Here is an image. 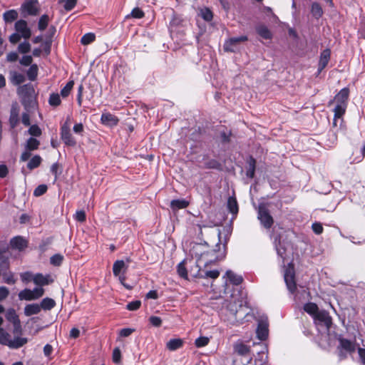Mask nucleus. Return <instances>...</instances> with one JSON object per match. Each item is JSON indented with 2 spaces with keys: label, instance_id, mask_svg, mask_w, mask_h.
Returning <instances> with one entry per match:
<instances>
[{
  "label": "nucleus",
  "instance_id": "49",
  "mask_svg": "<svg viewBox=\"0 0 365 365\" xmlns=\"http://www.w3.org/2000/svg\"><path fill=\"white\" fill-rule=\"evenodd\" d=\"M141 302L140 300L133 301L127 304V309L130 311H135L140 308Z\"/></svg>",
  "mask_w": 365,
  "mask_h": 365
},
{
  "label": "nucleus",
  "instance_id": "6",
  "mask_svg": "<svg viewBox=\"0 0 365 365\" xmlns=\"http://www.w3.org/2000/svg\"><path fill=\"white\" fill-rule=\"evenodd\" d=\"M247 41L246 36L230 38L224 43V50L227 52H235L242 42Z\"/></svg>",
  "mask_w": 365,
  "mask_h": 365
},
{
  "label": "nucleus",
  "instance_id": "50",
  "mask_svg": "<svg viewBox=\"0 0 365 365\" xmlns=\"http://www.w3.org/2000/svg\"><path fill=\"white\" fill-rule=\"evenodd\" d=\"M130 16L133 18L141 19L144 16V12L138 7H136L132 10Z\"/></svg>",
  "mask_w": 365,
  "mask_h": 365
},
{
  "label": "nucleus",
  "instance_id": "33",
  "mask_svg": "<svg viewBox=\"0 0 365 365\" xmlns=\"http://www.w3.org/2000/svg\"><path fill=\"white\" fill-rule=\"evenodd\" d=\"M6 319L12 324H14L20 321L18 315L16 314L14 309H10L6 312Z\"/></svg>",
  "mask_w": 365,
  "mask_h": 365
},
{
  "label": "nucleus",
  "instance_id": "29",
  "mask_svg": "<svg viewBox=\"0 0 365 365\" xmlns=\"http://www.w3.org/2000/svg\"><path fill=\"white\" fill-rule=\"evenodd\" d=\"M40 145L39 141L34 138H30L28 139L26 148L29 150H35L38 148V146Z\"/></svg>",
  "mask_w": 365,
  "mask_h": 365
},
{
  "label": "nucleus",
  "instance_id": "37",
  "mask_svg": "<svg viewBox=\"0 0 365 365\" xmlns=\"http://www.w3.org/2000/svg\"><path fill=\"white\" fill-rule=\"evenodd\" d=\"M38 74V66L36 64L31 65L27 71V76L29 80L34 81Z\"/></svg>",
  "mask_w": 365,
  "mask_h": 365
},
{
  "label": "nucleus",
  "instance_id": "10",
  "mask_svg": "<svg viewBox=\"0 0 365 365\" xmlns=\"http://www.w3.org/2000/svg\"><path fill=\"white\" fill-rule=\"evenodd\" d=\"M314 318L322 322L327 327V329H329L332 324L331 317L329 316V313L325 310L319 311Z\"/></svg>",
  "mask_w": 365,
  "mask_h": 365
},
{
  "label": "nucleus",
  "instance_id": "60",
  "mask_svg": "<svg viewBox=\"0 0 365 365\" xmlns=\"http://www.w3.org/2000/svg\"><path fill=\"white\" fill-rule=\"evenodd\" d=\"M9 292L5 287H0V301L8 297Z\"/></svg>",
  "mask_w": 365,
  "mask_h": 365
},
{
  "label": "nucleus",
  "instance_id": "24",
  "mask_svg": "<svg viewBox=\"0 0 365 365\" xmlns=\"http://www.w3.org/2000/svg\"><path fill=\"white\" fill-rule=\"evenodd\" d=\"M257 34L264 39H270L272 38V34L268 28L264 25H261L257 27Z\"/></svg>",
  "mask_w": 365,
  "mask_h": 365
},
{
  "label": "nucleus",
  "instance_id": "62",
  "mask_svg": "<svg viewBox=\"0 0 365 365\" xmlns=\"http://www.w3.org/2000/svg\"><path fill=\"white\" fill-rule=\"evenodd\" d=\"M21 37H22V36L18 34H13L10 36L9 41L12 43H16L17 42H19L20 41Z\"/></svg>",
  "mask_w": 365,
  "mask_h": 365
},
{
  "label": "nucleus",
  "instance_id": "59",
  "mask_svg": "<svg viewBox=\"0 0 365 365\" xmlns=\"http://www.w3.org/2000/svg\"><path fill=\"white\" fill-rule=\"evenodd\" d=\"M13 325H14V330H13L14 334L15 335L21 334L22 332L21 322L20 321L17 322L13 324Z\"/></svg>",
  "mask_w": 365,
  "mask_h": 365
},
{
  "label": "nucleus",
  "instance_id": "20",
  "mask_svg": "<svg viewBox=\"0 0 365 365\" xmlns=\"http://www.w3.org/2000/svg\"><path fill=\"white\" fill-rule=\"evenodd\" d=\"M183 344V341L180 339H173L167 342L166 347L170 351H175L180 349Z\"/></svg>",
  "mask_w": 365,
  "mask_h": 365
},
{
  "label": "nucleus",
  "instance_id": "16",
  "mask_svg": "<svg viewBox=\"0 0 365 365\" xmlns=\"http://www.w3.org/2000/svg\"><path fill=\"white\" fill-rule=\"evenodd\" d=\"M101 122L104 125L113 126L117 125L118 119L114 115L110 113H103L101 115Z\"/></svg>",
  "mask_w": 365,
  "mask_h": 365
},
{
  "label": "nucleus",
  "instance_id": "56",
  "mask_svg": "<svg viewBox=\"0 0 365 365\" xmlns=\"http://www.w3.org/2000/svg\"><path fill=\"white\" fill-rule=\"evenodd\" d=\"M75 218L76 220L83 222L86 220V213L83 210H78L76 212Z\"/></svg>",
  "mask_w": 365,
  "mask_h": 365
},
{
  "label": "nucleus",
  "instance_id": "15",
  "mask_svg": "<svg viewBox=\"0 0 365 365\" xmlns=\"http://www.w3.org/2000/svg\"><path fill=\"white\" fill-rule=\"evenodd\" d=\"M257 335L260 340H265L268 336V325L266 322H260L257 329Z\"/></svg>",
  "mask_w": 365,
  "mask_h": 365
},
{
  "label": "nucleus",
  "instance_id": "58",
  "mask_svg": "<svg viewBox=\"0 0 365 365\" xmlns=\"http://www.w3.org/2000/svg\"><path fill=\"white\" fill-rule=\"evenodd\" d=\"M135 330L130 328H125L120 331V336L127 337L130 336Z\"/></svg>",
  "mask_w": 365,
  "mask_h": 365
},
{
  "label": "nucleus",
  "instance_id": "7",
  "mask_svg": "<svg viewBox=\"0 0 365 365\" xmlns=\"http://www.w3.org/2000/svg\"><path fill=\"white\" fill-rule=\"evenodd\" d=\"M284 278L288 289L291 292H294L297 289V285L294 279V270L293 266L289 265L286 269Z\"/></svg>",
  "mask_w": 365,
  "mask_h": 365
},
{
  "label": "nucleus",
  "instance_id": "26",
  "mask_svg": "<svg viewBox=\"0 0 365 365\" xmlns=\"http://www.w3.org/2000/svg\"><path fill=\"white\" fill-rule=\"evenodd\" d=\"M56 306V302L51 298H44L41 303V309L51 310Z\"/></svg>",
  "mask_w": 365,
  "mask_h": 365
},
{
  "label": "nucleus",
  "instance_id": "30",
  "mask_svg": "<svg viewBox=\"0 0 365 365\" xmlns=\"http://www.w3.org/2000/svg\"><path fill=\"white\" fill-rule=\"evenodd\" d=\"M200 272V270H199L197 273V276L200 277L216 279L220 275V272L217 269L205 271L204 275L201 274Z\"/></svg>",
  "mask_w": 365,
  "mask_h": 365
},
{
  "label": "nucleus",
  "instance_id": "19",
  "mask_svg": "<svg viewBox=\"0 0 365 365\" xmlns=\"http://www.w3.org/2000/svg\"><path fill=\"white\" fill-rule=\"evenodd\" d=\"M256 168V160L252 157H250L247 160V168L246 172V175L250 178H253L255 177Z\"/></svg>",
  "mask_w": 365,
  "mask_h": 365
},
{
  "label": "nucleus",
  "instance_id": "54",
  "mask_svg": "<svg viewBox=\"0 0 365 365\" xmlns=\"http://www.w3.org/2000/svg\"><path fill=\"white\" fill-rule=\"evenodd\" d=\"M32 57L31 56H24L20 60V63L23 66H28L32 63Z\"/></svg>",
  "mask_w": 365,
  "mask_h": 365
},
{
  "label": "nucleus",
  "instance_id": "61",
  "mask_svg": "<svg viewBox=\"0 0 365 365\" xmlns=\"http://www.w3.org/2000/svg\"><path fill=\"white\" fill-rule=\"evenodd\" d=\"M21 122L26 126L30 125V116L27 113H24L21 117Z\"/></svg>",
  "mask_w": 365,
  "mask_h": 365
},
{
  "label": "nucleus",
  "instance_id": "18",
  "mask_svg": "<svg viewBox=\"0 0 365 365\" xmlns=\"http://www.w3.org/2000/svg\"><path fill=\"white\" fill-rule=\"evenodd\" d=\"M127 267L123 260H117L114 262L113 266V274L117 277L119 276L121 272H125Z\"/></svg>",
  "mask_w": 365,
  "mask_h": 365
},
{
  "label": "nucleus",
  "instance_id": "52",
  "mask_svg": "<svg viewBox=\"0 0 365 365\" xmlns=\"http://www.w3.org/2000/svg\"><path fill=\"white\" fill-rule=\"evenodd\" d=\"M201 13H202V17L205 21H210L212 19L213 15H212V11L210 9H205L204 10H202Z\"/></svg>",
  "mask_w": 365,
  "mask_h": 365
},
{
  "label": "nucleus",
  "instance_id": "28",
  "mask_svg": "<svg viewBox=\"0 0 365 365\" xmlns=\"http://www.w3.org/2000/svg\"><path fill=\"white\" fill-rule=\"evenodd\" d=\"M235 351L240 356H247L250 349V347L243 344H238L235 346Z\"/></svg>",
  "mask_w": 365,
  "mask_h": 365
},
{
  "label": "nucleus",
  "instance_id": "13",
  "mask_svg": "<svg viewBox=\"0 0 365 365\" xmlns=\"http://www.w3.org/2000/svg\"><path fill=\"white\" fill-rule=\"evenodd\" d=\"M34 282L40 286L47 285L53 282L50 275H43L41 274H36L33 278Z\"/></svg>",
  "mask_w": 365,
  "mask_h": 365
},
{
  "label": "nucleus",
  "instance_id": "8",
  "mask_svg": "<svg viewBox=\"0 0 365 365\" xmlns=\"http://www.w3.org/2000/svg\"><path fill=\"white\" fill-rule=\"evenodd\" d=\"M15 29L17 32L20 33L21 36L25 39H28L31 36V30L27 26V23L24 20H19L15 24Z\"/></svg>",
  "mask_w": 365,
  "mask_h": 365
},
{
  "label": "nucleus",
  "instance_id": "23",
  "mask_svg": "<svg viewBox=\"0 0 365 365\" xmlns=\"http://www.w3.org/2000/svg\"><path fill=\"white\" fill-rule=\"evenodd\" d=\"M188 204V202L185 200H173L170 202V207L173 210H177L187 207Z\"/></svg>",
  "mask_w": 365,
  "mask_h": 365
},
{
  "label": "nucleus",
  "instance_id": "21",
  "mask_svg": "<svg viewBox=\"0 0 365 365\" xmlns=\"http://www.w3.org/2000/svg\"><path fill=\"white\" fill-rule=\"evenodd\" d=\"M340 346L344 350L349 352H354L355 350L354 344L350 340L346 339H339Z\"/></svg>",
  "mask_w": 365,
  "mask_h": 365
},
{
  "label": "nucleus",
  "instance_id": "34",
  "mask_svg": "<svg viewBox=\"0 0 365 365\" xmlns=\"http://www.w3.org/2000/svg\"><path fill=\"white\" fill-rule=\"evenodd\" d=\"M74 85L73 81H69L66 85L61 89V96L63 98H66L70 94Z\"/></svg>",
  "mask_w": 365,
  "mask_h": 365
},
{
  "label": "nucleus",
  "instance_id": "47",
  "mask_svg": "<svg viewBox=\"0 0 365 365\" xmlns=\"http://www.w3.org/2000/svg\"><path fill=\"white\" fill-rule=\"evenodd\" d=\"M29 133L33 136H39L41 135V130L36 125H31L29 129Z\"/></svg>",
  "mask_w": 365,
  "mask_h": 365
},
{
  "label": "nucleus",
  "instance_id": "51",
  "mask_svg": "<svg viewBox=\"0 0 365 365\" xmlns=\"http://www.w3.org/2000/svg\"><path fill=\"white\" fill-rule=\"evenodd\" d=\"M121 353L119 348H115L113 351V361L114 363L118 364L120 361Z\"/></svg>",
  "mask_w": 365,
  "mask_h": 365
},
{
  "label": "nucleus",
  "instance_id": "55",
  "mask_svg": "<svg viewBox=\"0 0 365 365\" xmlns=\"http://www.w3.org/2000/svg\"><path fill=\"white\" fill-rule=\"evenodd\" d=\"M312 227L313 231L317 235H319L323 232V227L319 222L313 223Z\"/></svg>",
  "mask_w": 365,
  "mask_h": 365
},
{
  "label": "nucleus",
  "instance_id": "43",
  "mask_svg": "<svg viewBox=\"0 0 365 365\" xmlns=\"http://www.w3.org/2000/svg\"><path fill=\"white\" fill-rule=\"evenodd\" d=\"M3 279L4 282L9 284H14L16 283V279L14 278V274L11 272L3 274Z\"/></svg>",
  "mask_w": 365,
  "mask_h": 365
},
{
  "label": "nucleus",
  "instance_id": "36",
  "mask_svg": "<svg viewBox=\"0 0 365 365\" xmlns=\"http://www.w3.org/2000/svg\"><path fill=\"white\" fill-rule=\"evenodd\" d=\"M96 36L93 33H88L83 35L81 39L83 45H88L95 41Z\"/></svg>",
  "mask_w": 365,
  "mask_h": 365
},
{
  "label": "nucleus",
  "instance_id": "46",
  "mask_svg": "<svg viewBox=\"0 0 365 365\" xmlns=\"http://www.w3.org/2000/svg\"><path fill=\"white\" fill-rule=\"evenodd\" d=\"M64 2L63 7L66 11L72 10L76 5L77 0H63Z\"/></svg>",
  "mask_w": 365,
  "mask_h": 365
},
{
  "label": "nucleus",
  "instance_id": "53",
  "mask_svg": "<svg viewBox=\"0 0 365 365\" xmlns=\"http://www.w3.org/2000/svg\"><path fill=\"white\" fill-rule=\"evenodd\" d=\"M149 321L153 326L156 327H159L162 324V320L158 317L152 316L150 317Z\"/></svg>",
  "mask_w": 365,
  "mask_h": 365
},
{
  "label": "nucleus",
  "instance_id": "41",
  "mask_svg": "<svg viewBox=\"0 0 365 365\" xmlns=\"http://www.w3.org/2000/svg\"><path fill=\"white\" fill-rule=\"evenodd\" d=\"M48 21H49L48 16L46 14L43 15L40 18L39 21H38V29L41 31L45 30L48 24Z\"/></svg>",
  "mask_w": 365,
  "mask_h": 365
},
{
  "label": "nucleus",
  "instance_id": "45",
  "mask_svg": "<svg viewBox=\"0 0 365 365\" xmlns=\"http://www.w3.org/2000/svg\"><path fill=\"white\" fill-rule=\"evenodd\" d=\"M209 343V339L206 336H200L195 340V344L197 347H202Z\"/></svg>",
  "mask_w": 365,
  "mask_h": 365
},
{
  "label": "nucleus",
  "instance_id": "64",
  "mask_svg": "<svg viewBox=\"0 0 365 365\" xmlns=\"http://www.w3.org/2000/svg\"><path fill=\"white\" fill-rule=\"evenodd\" d=\"M358 352L361 362L365 364V349L359 348Z\"/></svg>",
  "mask_w": 365,
  "mask_h": 365
},
{
  "label": "nucleus",
  "instance_id": "4",
  "mask_svg": "<svg viewBox=\"0 0 365 365\" xmlns=\"http://www.w3.org/2000/svg\"><path fill=\"white\" fill-rule=\"evenodd\" d=\"M257 219L266 229H269L274 224V219L269 213L265 203H260L257 210Z\"/></svg>",
  "mask_w": 365,
  "mask_h": 365
},
{
  "label": "nucleus",
  "instance_id": "48",
  "mask_svg": "<svg viewBox=\"0 0 365 365\" xmlns=\"http://www.w3.org/2000/svg\"><path fill=\"white\" fill-rule=\"evenodd\" d=\"M47 190V186L45 185H38L34 192L35 196L38 197L43 195Z\"/></svg>",
  "mask_w": 365,
  "mask_h": 365
},
{
  "label": "nucleus",
  "instance_id": "44",
  "mask_svg": "<svg viewBox=\"0 0 365 365\" xmlns=\"http://www.w3.org/2000/svg\"><path fill=\"white\" fill-rule=\"evenodd\" d=\"M19 51L21 53H26L31 49V45L28 41L21 43L18 47Z\"/></svg>",
  "mask_w": 365,
  "mask_h": 365
},
{
  "label": "nucleus",
  "instance_id": "38",
  "mask_svg": "<svg viewBox=\"0 0 365 365\" xmlns=\"http://www.w3.org/2000/svg\"><path fill=\"white\" fill-rule=\"evenodd\" d=\"M48 103L51 106H58L61 104V101L58 93H52L50 95Z\"/></svg>",
  "mask_w": 365,
  "mask_h": 365
},
{
  "label": "nucleus",
  "instance_id": "12",
  "mask_svg": "<svg viewBox=\"0 0 365 365\" xmlns=\"http://www.w3.org/2000/svg\"><path fill=\"white\" fill-rule=\"evenodd\" d=\"M331 51L329 49L324 50L321 54L319 61V72H321L328 64L330 59Z\"/></svg>",
  "mask_w": 365,
  "mask_h": 365
},
{
  "label": "nucleus",
  "instance_id": "35",
  "mask_svg": "<svg viewBox=\"0 0 365 365\" xmlns=\"http://www.w3.org/2000/svg\"><path fill=\"white\" fill-rule=\"evenodd\" d=\"M312 13L317 19L320 18L323 14V11L321 6L318 3H313L312 5Z\"/></svg>",
  "mask_w": 365,
  "mask_h": 365
},
{
  "label": "nucleus",
  "instance_id": "5",
  "mask_svg": "<svg viewBox=\"0 0 365 365\" xmlns=\"http://www.w3.org/2000/svg\"><path fill=\"white\" fill-rule=\"evenodd\" d=\"M43 294V288H35L33 290L25 289L19 292V297L21 300L31 301L40 298Z\"/></svg>",
  "mask_w": 365,
  "mask_h": 365
},
{
  "label": "nucleus",
  "instance_id": "39",
  "mask_svg": "<svg viewBox=\"0 0 365 365\" xmlns=\"http://www.w3.org/2000/svg\"><path fill=\"white\" fill-rule=\"evenodd\" d=\"M25 81V77L23 74L14 72L12 74L11 81L15 85L22 83Z\"/></svg>",
  "mask_w": 365,
  "mask_h": 365
},
{
  "label": "nucleus",
  "instance_id": "25",
  "mask_svg": "<svg viewBox=\"0 0 365 365\" xmlns=\"http://www.w3.org/2000/svg\"><path fill=\"white\" fill-rule=\"evenodd\" d=\"M226 275L227 278L230 279V281L235 285H238L241 284L242 282V277L240 275L236 274L231 270L227 271Z\"/></svg>",
  "mask_w": 365,
  "mask_h": 365
},
{
  "label": "nucleus",
  "instance_id": "32",
  "mask_svg": "<svg viewBox=\"0 0 365 365\" xmlns=\"http://www.w3.org/2000/svg\"><path fill=\"white\" fill-rule=\"evenodd\" d=\"M18 17V13L15 10H9L4 14V20L6 22H12Z\"/></svg>",
  "mask_w": 365,
  "mask_h": 365
},
{
  "label": "nucleus",
  "instance_id": "22",
  "mask_svg": "<svg viewBox=\"0 0 365 365\" xmlns=\"http://www.w3.org/2000/svg\"><path fill=\"white\" fill-rule=\"evenodd\" d=\"M227 208L229 211L233 214L237 215L238 212V205L237 200L235 197H230L227 200Z\"/></svg>",
  "mask_w": 365,
  "mask_h": 365
},
{
  "label": "nucleus",
  "instance_id": "63",
  "mask_svg": "<svg viewBox=\"0 0 365 365\" xmlns=\"http://www.w3.org/2000/svg\"><path fill=\"white\" fill-rule=\"evenodd\" d=\"M18 54L16 52H11L7 55V61L10 62L16 61L18 59Z\"/></svg>",
  "mask_w": 365,
  "mask_h": 365
},
{
  "label": "nucleus",
  "instance_id": "17",
  "mask_svg": "<svg viewBox=\"0 0 365 365\" xmlns=\"http://www.w3.org/2000/svg\"><path fill=\"white\" fill-rule=\"evenodd\" d=\"M41 309L38 304H28L24 308V314L26 316L29 317L33 314H37L41 312Z\"/></svg>",
  "mask_w": 365,
  "mask_h": 365
},
{
  "label": "nucleus",
  "instance_id": "2",
  "mask_svg": "<svg viewBox=\"0 0 365 365\" xmlns=\"http://www.w3.org/2000/svg\"><path fill=\"white\" fill-rule=\"evenodd\" d=\"M225 255V245L217 244L215 249L200 255L197 260V266L200 267L201 264H204V266L207 267L210 263L224 259Z\"/></svg>",
  "mask_w": 365,
  "mask_h": 365
},
{
  "label": "nucleus",
  "instance_id": "31",
  "mask_svg": "<svg viewBox=\"0 0 365 365\" xmlns=\"http://www.w3.org/2000/svg\"><path fill=\"white\" fill-rule=\"evenodd\" d=\"M41 163V158L39 155L34 156L27 164V168L29 170H33L38 168Z\"/></svg>",
  "mask_w": 365,
  "mask_h": 365
},
{
  "label": "nucleus",
  "instance_id": "40",
  "mask_svg": "<svg viewBox=\"0 0 365 365\" xmlns=\"http://www.w3.org/2000/svg\"><path fill=\"white\" fill-rule=\"evenodd\" d=\"M177 271L180 277L184 279H187V272L185 265V261L178 264Z\"/></svg>",
  "mask_w": 365,
  "mask_h": 365
},
{
  "label": "nucleus",
  "instance_id": "3",
  "mask_svg": "<svg viewBox=\"0 0 365 365\" xmlns=\"http://www.w3.org/2000/svg\"><path fill=\"white\" fill-rule=\"evenodd\" d=\"M28 342L27 338L15 336L13 339L10 334L4 329L0 328V344L11 349H19Z\"/></svg>",
  "mask_w": 365,
  "mask_h": 365
},
{
  "label": "nucleus",
  "instance_id": "57",
  "mask_svg": "<svg viewBox=\"0 0 365 365\" xmlns=\"http://www.w3.org/2000/svg\"><path fill=\"white\" fill-rule=\"evenodd\" d=\"M56 31V27L53 26H51L49 27L47 35L46 36V40L49 41L50 42L52 41V38L53 37Z\"/></svg>",
  "mask_w": 365,
  "mask_h": 365
},
{
  "label": "nucleus",
  "instance_id": "42",
  "mask_svg": "<svg viewBox=\"0 0 365 365\" xmlns=\"http://www.w3.org/2000/svg\"><path fill=\"white\" fill-rule=\"evenodd\" d=\"M63 259V255L60 254H56L53 255L50 259V262L54 266H59L62 263Z\"/></svg>",
  "mask_w": 365,
  "mask_h": 365
},
{
  "label": "nucleus",
  "instance_id": "1",
  "mask_svg": "<svg viewBox=\"0 0 365 365\" xmlns=\"http://www.w3.org/2000/svg\"><path fill=\"white\" fill-rule=\"evenodd\" d=\"M349 93V91L348 88H343L335 96L334 99L329 103L330 106L334 102H336V106L333 110L334 115L332 124L334 127L337 126L338 120L340 119L341 122H343L342 117L346 110Z\"/></svg>",
  "mask_w": 365,
  "mask_h": 365
},
{
  "label": "nucleus",
  "instance_id": "27",
  "mask_svg": "<svg viewBox=\"0 0 365 365\" xmlns=\"http://www.w3.org/2000/svg\"><path fill=\"white\" fill-rule=\"evenodd\" d=\"M304 309L306 312L313 316V317H314L319 311L317 305L312 302L307 303L304 307Z\"/></svg>",
  "mask_w": 365,
  "mask_h": 365
},
{
  "label": "nucleus",
  "instance_id": "9",
  "mask_svg": "<svg viewBox=\"0 0 365 365\" xmlns=\"http://www.w3.org/2000/svg\"><path fill=\"white\" fill-rule=\"evenodd\" d=\"M61 139L64 142L65 144L69 146H74L76 144L75 139L73 138L70 130L66 126H63L61 128Z\"/></svg>",
  "mask_w": 365,
  "mask_h": 365
},
{
  "label": "nucleus",
  "instance_id": "14",
  "mask_svg": "<svg viewBox=\"0 0 365 365\" xmlns=\"http://www.w3.org/2000/svg\"><path fill=\"white\" fill-rule=\"evenodd\" d=\"M10 245L12 248L21 250L27 247L26 241L20 236L13 237L10 241Z\"/></svg>",
  "mask_w": 365,
  "mask_h": 365
},
{
  "label": "nucleus",
  "instance_id": "11",
  "mask_svg": "<svg viewBox=\"0 0 365 365\" xmlns=\"http://www.w3.org/2000/svg\"><path fill=\"white\" fill-rule=\"evenodd\" d=\"M24 10L31 16H36L39 12L38 4L37 1H29L23 6Z\"/></svg>",
  "mask_w": 365,
  "mask_h": 365
}]
</instances>
